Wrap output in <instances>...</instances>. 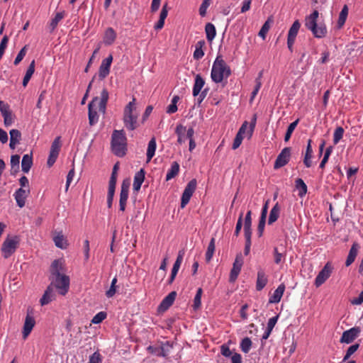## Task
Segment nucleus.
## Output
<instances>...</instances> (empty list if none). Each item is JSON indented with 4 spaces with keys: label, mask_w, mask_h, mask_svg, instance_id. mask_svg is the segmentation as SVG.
<instances>
[{
    "label": "nucleus",
    "mask_w": 363,
    "mask_h": 363,
    "mask_svg": "<svg viewBox=\"0 0 363 363\" xmlns=\"http://www.w3.org/2000/svg\"><path fill=\"white\" fill-rule=\"evenodd\" d=\"M66 269L65 262L62 259H55L50 268V286L53 289H56L59 294L65 296L69 289L70 279L69 277L65 274Z\"/></svg>",
    "instance_id": "f257e3e1"
},
{
    "label": "nucleus",
    "mask_w": 363,
    "mask_h": 363,
    "mask_svg": "<svg viewBox=\"0 0 363 363\" xmlns=\"http://www.w3.org/2000/svg\"><path fill=\"white\" fill-rule=\"evenodd\" d=\"M108 100V91L106 88H104L101 92L100 99L96 96L89 102L88 105V118L91 126L94 125L99 121V116L96 111L97 108L99 112L105 113Z\"/></svg>",
    "instance_id": "f03ea898"
},
{
    "label": "nucleus",
    "mask_w": 363,
    "mask_h": 363,
    "mask_svg": "<svg viewBox=\"0 0 363 363\" xmlns=\"http://www.w3.org/2000/svg\"><path fill=\"white\" fill-rule=\"evenodd\" d=\"M318 11L314 10L312 13L306 17L305 26L312 33L315 38H323L327 34V28L323 23L318 24Z\"/></svg>",
    "instance_id": "7ed1b4c3"
},
{
    "label": "nucleus",
    "mask_w": 363,
    "mask_h": 363,
    "mask_svg": "<svg viewBox=\"0 0 363 363\" xmlns=\"http://www.w3.org/2000/svg\"><path fill=\"white\" fill-rule=\"evenodd\" d=\"M231 74V69L220 56H218L212 66L211 77L215 83H220Z\"/></svg>",
    "instance_id": "20e7f679"
},
{
    "label": "nucleus",
    "mask_w": 363,
    "mask_h": 363,
    "mask_svg": "<svg viewBox=\"0 0 363 363\" xmlns=\"http://www.w3.org/2000/svg\"><path fill=\"white\" fill-rule=\"evenodd\" d=\"M111 149L118 157H123L127 151V138L123 130H115L111 135Z\"/></svg>",
    "instance_id": "39448f33"
},
{
    "label": "nucleus",
    "mask_w": 363,
    "mask_h": 363,
    "mask_svg": "<svg viewBox=\"0 0 363 363\" xmlns=\"http://www.w3.org/2000/svg\"><path fill=\"white\" fill-rule=\"evenodd\" d=\"M19 244V238L18 236L7 237L1 246V252L4 258L8 259L16 250Z\"/></svg>",
    "instance_id": "423d86ee"
},
{
    "label": "nucleus",
    "mask_w": 363,
    "mask_h": 363,
    "mask_svg": "<svg viewBox=\"0 0 363 363\" xmlns=\"http://www.w3.org/2000/svg\"><path fill=\"white\" fill-rule=\"evenodd\" d=\"M197 186L196 179H193L186 184L181 199V208H184L189 202L193 194L194 193Z\"/></svg>",
    "instance_id": "0eeeda50"
},
{
    "label": "nucleus",
    "mask_w": 363,
    "mask_h": 363,
    "mask_svg": "<svg viewBox=\"0 0 363 363\" xmlns=\"http://www.w3.org/2000/svg\"><path fill=\"white\" fill-rule=\"evenodd\" d=\"M130 182L129 179H125L123 180L121 186V192H120V199H119V207L120 211H124L125 210L126 203L128 199V192L130 188Z\"/></svg>",
    "instance_id": "6e6552de"
},
{
    "label": "nucleus",
    "mask_w": 363,
    "mask_h": 363,
    "mask_svg": "<svg viewBox=\"0 0 363 363\" xmlns=\"http://www.w3.org/2000/svg\"><path fill=\"white\" fill-rule=\"evenodd\" d=\"M291 147H284L281 152L278 155L274 164V169H279L286 164L290 160L291 157Z\"/></svg>",
    "instance_id": "1a4fd4ad"
},
{
    "label": "nucleus",
    "mask_w": 363,
    "mask_h": 363,
    "mask_svg": "<svg viewBox=\"0 0 363 363\" xmlns=\"http://www.w3.org/2000/svg\"><path fill=\"white\" fill-rule=\"evenodd\" d=\"M243 264V259L241 253L236 255L233 268L230 270L229 281L233 283L237 279Z\"/></svg>",
    "instance_id": "9d476101"
},
{
    "label": "nucleus",
    "mask_w": 363,
    "mask_h": 363,
    "mask_svg": "<svg viewBox=\"0 0 363 363\" xmlns=\"http://www.w3.org/2000/svg\"><path fill=\"white\" fill-rule=\"evenodd\" d=\"M333 267L328 262L323 268L319 272L317 275L314 284L316 287L321 286L330 276Z\"/></svg>",
    "instance_id": "9b49d317"
},
{
    "label": "nucleus",
    "mask_w": 363,
    "mask_h": 363,
    "mask_svg": "<svg viewBox=\"0 0 363 363\" xmlns=\"http://www.w3.org/2000/svg\"><path fill=\"white\" fill-rule=\"evenodd\" d=\"M112 62V55H109L107 57L102 60L99 69V79L103 80L109 74Z\"/></svg>",
    "instance_id": "f8f14e48"
},
{
    "label": "nucleus",
    "mask_w": 363,
    "mask_h": 363,
    "mask_svg": "<svg viewBox=\"0 0 363 363\" xmlns=\"http://www.w3.org/2000/svg\"><path fill=\"white\" fill-rule=\"evenodd\" d=\"M359 333V328L356 327L343 332L340 338V342H345L347 344L351 343L358 337Z\"/></svg>",
    "instance_id": "ddd939ff"
},
{
    "label": "nucleus",
    "mask_w": 363,
    "mask_h": 363,
    "mask_svg": "<svg viewBox=\"0 0 363 363\" xmlns=\"http://www.w3.org/2000/svg\"><path fill=\"white\" fill-rule=\"evenodd\" d=\"M123 121L128 130H134L138 127V115L134 113L123 114Z\"/></svg>",
    "instance_id": "4468645a"
},
{
    "label": "nucleus",
    "mask_w": 363,
    "mask_h": 363,
    "mask_svg": "<svg viewBox=\"0 0 363 363\" xmlns=\"http://www.w3.org/2000/svg\"><path fill=\"white\" fill-rule=\"evenodd\" d=\"M29 194V189L26 190L23 188H19L14 193V198L16 199V203L20 208H23L25 206L26 199L27 198Z\"/></svg>",
    "instance_id": "2eb2a0df"
},
{
    "label": "nucleus",
    "mask_w": 363,
    "mask_h": 363,
    "mask_svg": "<svg viewBox=\"0 0 363 363\" xmlns=\"http://www.w3.org/2000/svg\"><path fill=\"white\" fill-rule=\"evenodd\" d=\"M177 296L176 291L170 292L161 302L158 307L159 311L167 310L174 303Z\"/></svg>",
    "instance_id": "dca6fc26"
},
{
    "label": "nucleus",
    "mask_w": 363,
    "mask_h": 363,
    "mask_svg": "<svg viewBox=\"0 0 363 363\" xmlns=\"http://www.w3.org/2000/svg\"><path fill=\"white\" fill-rule=\"evenodd\" d=\"M145 171L144 169H140L137 172L134 176V181L133 188L135 191H138L145 180Z\"/></svg>",
    "instance_id": "f3484780"
},
{
    "label": "nucleus",
    "mask_w": 363,
    "mask_h": 363,
    "mask_svg": "<svg viewBox=\"0 0 363 363\" xmlns=\"http://www.w3.org/2000/svg\"><path fill=\"white\" fill-rule=\"evenodd\" d=\"M268 279L262 269H259L257 272V277L256 281V289L257 291L262 290L267 284Z\"/></svg>",
    "instance_id": "a211bd4d"
},
{
    "label": "nucleus",
    "mask_w": 363,
    "mask_h": 363,
    "mask_svg": "<svg viewBox=\"0 0 363 363\" xmlns=\"http://www.w3.org/2000/svg\"><path fill=\"white\" fill-rule=\"evenodd\" d=\"M55 298V294L54 291V289L52 287V286H48L46 289V290L44 292V294L43 295L42 298L40 300V303L42 306L48 304L50 303L52 300Z\"/></svg>",
    "instance_id": "6ab92c4d"
},
{
    "label": "nucleus",
    "mask_w": 363,
    "mask_h": 363,
    "mask_svg": "<svg viewBox=\"0 0 363 363\" xmlns=\"http://www.w3.org/2000/svg\"><path fill=\"white\" fill-rule=\"evenodd\" d=\"M359 247L360 246L357 242H354L352 244L345 262L346 267H349L354 262L357 255Z\"/></svg>",
    "instance_id": "aec40b11"
},
{
    "label": "nucleus",
    "mask_w": 363,
    "mask_h": 363,
    "mask_svg": "<svg viewBox=\"0 0 363 363\" xmlns=\"http://www.w3.org/2000/svg\"><path fill=\"white\" fill-rule=\"evenodd\" d=\"M10 134V143L9 147L11 149L14 150L16 145L19 144L21 140V133L17 129H12L9 132Z\"/></svg>",
    "instance_id": "412c9836"
},
{
    "label": "nucleus",
    "mask_w": 363,
    "mask_h": 363,
    "mask_svg": "<svg viewBox=\"0 0 363 363\" xmlns=\"http://www.w3.org/2000/svg\"><path fill=\"white\" fill-rule=\"evenodd\" d=\"M285 291V285L281 284L277 289L274 291L273 294L269 297V302L271 303H279Z\"/></svg>",
    "instance_id": "4be33fe9"
},
{
    "label": "nucleus",
    "mask_w": 363,
    "mask_h": 363,
    "mask_svg": "<svg viewBox=\"0 0 363 363\" xmlns=\"http://www.w3.org/2000/svg\"><path fill=\"white\" fill-rule=\"evenodd\" d=\"M204 84L205 81L203 77L199 74H196L195 77L194 84L192 90V94L194 97L199 94Z\"/></svg>",
    "instance_id": "5701e85b"
},
{
    "label": "nucleus",
    "mask_w": 363,
    "mask_h": 363,
    "mask_svg": "<svg viewBox=\"0 0 363 363\" xmlns=\"http://www.w3.org/2000/svg\"><path fill=\"white\" fill-rule=\"evenodd\" d=\"M167 14H168V9H167V4L166 3L165 4L163 5L162 9L160 11V19L158 20L157 23H155V25L154 26V28L155 30H161L164 27V20L167 18Z\"/></svg>",
    "instance_id": "b1692460"
},
{
    "label": "nucleus",
    "mask_w": 363,
    "mask_h": 363,
    "mask_svg": "<svg viewBox=\"0 0 363 363\" xmlns=\"http://www.w3.org/2000/svg\"><path fill=\"white\" fill-rule=\"evenodd\" d=\"M206 45L204 40H201L195 45V50L193 54L194 60H199L204 56L203 48Z\"/></svg>",
    "instance_id": "393cba45"
},
{
    "label": "nucleus",
    "mask_w": 363,
    "mask_h": 363,
    "mask_svg": "<svg viewBox=\"0 0 363 363\" xmlns=\"http://www.w3.org/2000/svg\"><path fill=\"white\" fill-rule=\"evenodd\" d=\"M35 325V319H25L22 330V335L23 340H26L28 337Z\"/></svg>",
    "instance_id": "a878e982"
},
{
    "label": "nucleus",
    "mask_w": 363,
    "mask_h": 363,
    "mask_svg": "<svg viewBox=\"0 0 363 363\" xmlns=\"http://www.w3.org/2000/svg\"><path fill=\"white\" fill-rule=\"evenodd\" d=\"M116 38V33L112 28H108L104 33V43L106 45H111Z\"/></svg>",
    "instance_id": "bb28decb"
},
{
    "label": "nucleus",
    "mask_w": 363,
    "mask_h": 363,
    "mask_svg": "<svg viewBox=\"0 0 363 363\" xmlns=\"http://www.w3.org/2000/svg\"><path fill=\"white\" fill-rule=\"evenodd\" d=\"M33 165V157L32 154H26L23 156L21 162L22 171L25 173H28Z\"/></svg>",
    "instance_id": "cd10ccee"
},
{
    "label": "nucleus",
    "mask_w": 363,
    "mask_h": 363,
    "mask_svg": "<svg viewBox=\"0 0 363 363\" xmlns=\"http://www.w3.org/2000/svg\"><path fill=\"white\" fill-rule=\"evenodd\" d=\"M312 140L309 139L308 140V144L306 147V154L303 159V164L306 167H311L312 165V162L311 160L313 155V149L311 146Z\"/></svg>",
    "instance_id": "c85d7f7f"
},
{
    "label": "nucleus",
    "mask_w": 363,
    "mask_h": 363,
    "mask_svg": "<svg viewBox=\"0 0 363 363\" xmlns=\"http://www.w3.org/2000/svg\"><path fill=\"white\" fill-rule=\"evenodd\" d=\"M280 210H281L280 206H279V203H277L270 211L269 216V219H268L269 225H272V223H274L275 221L277 220V219L279 218V216Z\"/></svg>",
    "instance_id": "c756f323"
},
{
    "label": "nucleus",
    "mask_w": 363,
    "mask_h": 363,
    "mask_svg": "<svg viewBox=\"0 0 363 363\" xmlns=\"http://www.w3.org/2000/svg\"><path fill=\"white\" fill-rule=\"evenodd\" d=\"M301 24L298 20H296L289 28L287 39L296 40V38L300 29Z\"/></svg>",
    "instance_id": "7c9ffc66"
},
{
    "label": "nucleus",
    "mask_w": 363,
    "mask_h": 363,
    "mask_svg": "<svg viewBox=\"0 0 363 363\" xmlns=\"http://www.w3.org/2000/svg\"><path fill=\"white\" fill-rule=\"evenodd\" d=\"M205 32L206 34V39L208 42H211L216 35V27L211 23H207L206 24Z\"/></svg>",
    "instance_id": "2f4dec72"
},
{
    "label": "nucleus",
    "mask_w": 363,
    "mask_h": 363,
    "mask_svg": "<svg viewBox=\"0 0 363 363\" xmlns=\"http://www.w3.org/2000/svg\"><path fill=\"white\" fill-rule=\"evenodd\" d=\"M295 186L296 189L298 191V194L300 197H303L306 194L308 188L306 183L302 179L298 178L296 179Z\"/></svg>",
    "instance_id": "473e14b6"
},
{
    "label": "nucleus",
    "mask_w": 363,
    "mask_h": 363,
    "mask_svg": "<svg viewBox=\"0 0 363 363\" xmlns=\"http://www.w3.org/2000/svg\"><path fill=\"white\" fill-rule=\"evenodd\" d=\"M34 72H35V60H33L30 63V65L26 70V74L23 77L22 84L24 87H26L28 85V83L29 82Z\"/></svg>",
    "instance_id": "72a5a7b5"
},
{
    "label": "nucleus",
    "mask_w": 363,
    "mask_h": 363,
    "mask_svg": "<svg viewBox=\"0 0 363 363\" xmlns=\"http://www.w3.org/2000/svg\"><path fill=\"white\" fill-rule=\"evenodd\" d=\"M156 140L155 138H152L148 143L147 150V162H149L153 156L155 155L156 150Z\"/></svg>",
    "instance_id": "f704fd0d"
},
{
    "label": "nucleus",
    "mask_w": 363,
    "mask_h": 363,
    "mask_svg": "<svg viewBox=\"0 0 363 363\" xmlns=\"http://www.w3.org/2000/svg\"><path fill=\"white\" fill-rule=\"evenodd\" d=\"M179 172V164L177 162H173L170 169L168 170L166 175V180L169 181L175 177Z\"/></svg>",
    "instance_id": "c9c22d12"
},
{
    "label": "nucleus",
    "mask_w": 363,
    "mask_h": 363,
    "mask_svg": "<svg viewBox=\"0 0 363 363\" xmlns=\"http://www.w3.org/2000/svg\"><path fill=\"white\" fill-rule=\"evenodd\" d=\"M55 245L60 249H66L68 246L67 240L62 233H59L53 238Z\"/></svg>",
    "instance_id": "e433bc0d"
},
{
    "label": "nucleus",
    "mask_w": 363,
    "mask_h": 363,
    "mask_svg": "<svg viewBox=\"0 0 363 363\" xmlns=\"http://www.w3.org/2000/svg\"><path fill=\"white\" fill-rule=\"evenodd\" d=\"M20 156L13 155L11 157V174L15 175L19 171Z\"/></svg>",
    "instance_id": "4c0bfd02"
},
{
    "label": "nucleus",
    "mask_w": 363,
    "mask_h": 363,
    "mask_svg": "<svg viewBox=\"0 0 363 363\" xmlns=\"http://www.w3.org/2000/svg\"><path fill=\"white\" fill-rule=\"evenodd\" d=\"M175 133L178 136L177 143L179 144H182L186 140V127L182 125H178L176 128Z\"/></svg>",
    "instance_id": "58836bf2"
},
{
    "label": "nucleus",
    "mask_w": 363,
    "mask_h": 363,
    "mask_svg": "<svg viewBox=\"0 0 363 363\" xmlns=\"http://www.w3.org/2000/svg\"><path fill=\"white\" fill-rule=\"evenodd\" d=\"M347 15H348V7L347 5H345L339 14V18H338V21H337V26L339 28H342L344 26V24L346 21Z\"/></svg>",
    "instance_id": "ea45409f"
},
{
    "label": "nucleus",
    "mask_w": 363,
    "mask_h": 363,
    "mask_svg": "<svg viewBox=\"0 0 363 363\" xmlns=\"http://www.w3.org/2000/svg\"><path fill=\"white\" fill-rule=\"evenodd\" d=\"M215 242L216 240L214 238H212L208 244L206 252V262H210L213 257V255L215 252Z\"/></svg>",
    "instance_id": "a19ab883"
},
{
    "label": "nucleus",
    "mask_w": 363,
    "mask_h": 363,
    "mask_svg": "<svg viewBox=\"0 0 363 363\" xmlns=\"http://www.w3.org/2000/svg\"><path fill=\"white\" fill-rule=\"evenodd\" d=\"M184 255V250H179L178 252L176 261H175V262L173 265V267L172 269V271H173L174 272L178 273V271H179L180 266L182 264V262L183 261Z\"/></svg>",
    "instance_id": "79ce46f5"
},
{
    "label": "nucleus",
    "mask_w": 363,
    "mask_h": 363,
    "mask_svg": "<svg viewBox=\"0 0 363 363\" xmlns=\"http://www.w3.org/2000/svg\"><path fill=\"white\" fill-rule=\"evenodd\" d=\"M298 123H299V119L297 118L295 121H294L293 123L289 124V125L287 128L285 136H284V141L285 142H288L289 140V139H290V138H291L294 130L296 128V126L298 124Z\"/></svg>",
    "instance_id": "37998d69"
},
{
    "label": "nucleus",
    "mask_w": 363,
    "mask_h": 363,
    "mask_svg": "<svg viewBox=\"0 0 363 363\" xmlns=\"http://www.w3.org/2000/svg\"><path fill=\"white\" fill-rule=\"evenodd\" d=\"M277 320L278 319H269L267 327L263 334L262 339L267 340L269 337L274 325L277 322Z\"/></svg>",
    "instance_id": "c03bdc74"
},
{
    "label": "nucleus",
    "mask_w": 363,
    "mask_h": 363,
    "mask_svg": "<svg viewBox=\"0 0 363 363\" xmlns=\"http://www.w3.org/2000/svg\"><path fill=\"white\" fill-rule=\"evenodd\" d=\"M65 13V12L63 11L55 14V17L51 20L50 24L52 30L55 29L58 23L64 18Z\"/></svg>",
    "instance_id": "a18cd8bd"
},
{
    "label": "nucleus",
    "mask_w": 363,
    "mask_h": 363,
    "mask_svg": "<svg viewBox=\"0 0 363 363\" xmlns=\"http://www.w3.org/2000/svg\"><path fill=\"white\" fill-rule=\"evenodd\" d=\"M202 294H203L202 289L199 288L196 291V294L194 298L193 308L194 310L198 309L201 306Z\"/></svg>",
    "instance_id": "49530a36"
},
{
    "label": "nucleus",
    "mask_w": 363,
    "mask_h": 363,
    "mask_svg": "<svg viewBox=\"0 0 363 363\" xmlns=\"http://www.w3.org/2000/svg\"><path fill=\"white\" fill-rule=\"evenodd\" d=\"M61 144H60V137H57L52 143L50 152L57 154L59 155L60 151Z\"/></svg>",
    "instance_id": "de8ad7c7"
},
{
    "label": "nucleus",
    "mask_w": 363,
    "mask_h": 363,
    "mask_svg": "<svg viewBox=\"0 0 363 363\" xmlns=\"http://www.w3.org/2000/svg\"><path fill=\"white\" fill-rule=\"evenodd\" d=\"M344 129L342 127H337L335 130L334 134H333V143L335 145H337L340 140L342 138L343 134H344Z\"/></svg>",
    "instance_id": "09e8293b"
},
{
    "label": "nucleus",
    "mask_w": 363,
    "mask_h": 363,
    "mask_svg": "<svg viewBox=\"0 0 363 363\" xmlns=\"http://www.w3.org/2000/svg\"><path fill=\"white\" fill-rule=\"evenodd\" d=\"M333 146H329V147H328L326 148V150L325 151V154H324L323 158V160L320 162V165H319V167L320 169H324L325 168V164L328 162L329 157H330V155H331V153L333 152Z\"/></svg>",
    "instance_id": "8fccbe9b"
},
{
    "label": "nucleus",
    "mask_w": 363,
    "mask_h": 363,
    "mask_svg": "<svg viewBox=\"0 0 363 363\" xmlns=\"http://www.w3.org/2000/svg\"><path fill=\"white\" fill-rule=\"evenodd\" d=\"M252 346V341L249 337H245L241 343H240V347L243 352L247 353Z\"/></svg>",
    "instance_id": "3c124183"
},
{
    "label": "nucleus",
    "mask_w": 363,
    "mask_h": 363,
    "mask_svg": "<svg viewBox=\"0 0 363 363\" xmlns=\"http://www.w3.org/2000/svg\"><path fill=\"white\" fill-rule=\"evenodd\" d=\"M269 28H270L269 20H267L262 25V26L258 33L259 36L261 37L263 40H264L266 38V35L268 33Z\"/></svg>",
    "instance_id": "603ef678"
},
{
    "label": "nucleus",
    "mask_w": 363,
    "mask_h": 363,
    "mask_svg": "<svg viewBox=\"0 0 363 363\" xmlns=\"http://www.w3.org/2000/svg\"><path fill=\"white\" fill-rule=\"evenodd\" d=\"M359 347V344L358 343L354 344L349 347L343 358V361L347 360L351 357V355H352L358 350Z\"/></svg>",
    "instance_id": "864d4df0"
},
{
    "label": "nucleus",
    "mask_w": 363,
    "mask_h": 363,
    "mask_svg": "<svg viewBox=\"0 0 363 363\" xmlns=\"http://www.w3.org/2000/svg\"><path fill=\"white\" fill-rule=\"evenodd\" d=\"M262 72L259 73V77L256 79L255 82H256V85L254 88V90L252 91V92L251 93V98H250V100L252 101L254 99V98L255 97V96L257 94L261 86H262V83H261V81H260V77H262Z\"/></svg>",
    "instance_id": "5fc2aeb1"
},
{
    "label": "nucleus",
    "mask_w": 363,
    "mask_h": 363,
    "mask_svg": "<svg viewBox=\"0 0 363 363\" xmlns=\"http://www.w3.org/2000/svg\"><path fill=\"white\" fill-rule=\"evenodd\" d=\"M27 45H25L20 51L18 53L14 62H13V64L15 65H18L21 61L23 59V57L26 56V52H27Z\"/></svg>",
    "instance_id": "6e6d98bb"
},
{
    "label": "nucleus",
    "mask_w": 363,
    "mask_h": 363,
    "mask_svg": "<svg viewBox=\"0 0 363 363\" xmlns=\"http://www.w3.org/2000/svg\"><path fill=\"white\" fill-rule=\"evenodd\" d=\"M284 257L285 256L283 253L278 251V248L277 247L274 248V257L275 264H280L282 260L284 259Z\"/></svg>",
    "instance_id": "4d7b16f0"
},
{
    "label": "nucleus",
    "mask_w": 363,
    "mask_h": 363,
    "mask_svg": "<svg viewBox=\"0 0 363 363\" xmlns=\"http://www.w3.org/2000/svg\"><path fill=\"white\" fill-rule=\"evenodd\" d=\"M211 0H203V2L199 8V14L201 16H205L206 14V10L211 4Z\"/></svg>",
    "instance_id": "13d9d810"
},
{
    "label": "nucleus",
    "mask_w": 363,
    "mask_h": 363,
    "mask_svg": "<svg viewBox=\"0 0 363 363\" xmlns=\"http://www.w3.org/2000/svg\"><path fill=\"white\" fill-rule=\"evenodd\" d=\"M242 218H243V212H241L240 216H239V218L238 219V221H237V223H236V226H235V232H234V235L238 237L240 233V230H241V228H242Z\"/></svg>",
    "instance_id": "bf43d9fd"
},
{
    "label": "nucleus",
    "mask_w": 363,
    "mask_h": 363,
    "mask_svg": "<svg viewBox=\"0 0 363 363\" xmlns=\"http://www.w3.org/2000/svg\"><path fill=\"white\" fill-rule=\"evenodd\" d=\"M135 99L133 97L132 101H130L124 108L123 114L133 113L135 109Z\"/></svg>",
    "instance_id": "052dcab7"
},
{
    "label": "nucleus",
    "mask_w": 363,
    "mask_h": 363,
    "mask_svg": "<svg viewBox=\"0 0 363 363\" xmlns=\"http://www.w3.org/2000/svg\"><path fill=\"white\" fill-rule=\"evenodd\" d=\"M88 363H102V357L99 352H95L89 357Z\"/></svg>",
    "instance_id": "680f3d73"
},
{
    "label": "nucleus",
    "mask_w": 363,
    "mask_h": 363,
    "mask_svg": "<svg viewBox=\"0 0 363 363\" xmlns=\"http://www.w3.org/2000/svg\"><path fill=\"white\" fill-rule=\"evenodd\" d=\"M117 279L115 277L113 279L110 289L106 291V295L107 297L111 298L116 294V284Z\"/></svg>",
    "instance_id": "e2e57ef3"
},
{
    "label": "nucleus",
    "mask_w": 363,
    "mask_h": 363,
    "mask_svg": "<svg viewBox=\"0 0 363 363\" xmlns=\"http://www.w3.org/2000/svg\"><path fill=\"white\" fill-rule=\"evenodd\" d=\"M242 140H243L242 135H241L240 133H237L235 135V138H234V140H233L232 149L236 150L237 148H238L240 147V145H241Z\"/></svg>",
    "instance_id": "0e129e2a"
},
{
    "label": "nucleus",
    "mask_w": 363,
    "mask_h": 363,
    "mask_svg": "<svg viewBox=\"0 0 363 363\" xmlns=\"http://www.w3.org/2000/svg\"><path fill=\"white\" fill-rule=\"evenodd\" d=\"M265 223H266V219L259 218V223H258V226H257V234H258V237H259V238L262 237L263 235Z\"/></svg>",
    "instance_id": "69168bd1"
},
{
    "label": "nucleus",
    "mask_w": 363,
    "mask_h": 363,
    "mask_svg": "<svg viewBox=\"0 0 363 363\" xmlns=\"http://www.w3.org/2000/svg\"><path fill=\"white\" fill-rule=\"evenodd\" d=\"M8 41L9 38L6 35L4 36L3 38L1 39V41L0 43V60L1 59L4 53L5 49L7 46Z\"/></svg>",
    "instance_id": "338daca9"
},
{
    "label": "nucleus",
    "mask_w": 363,
    "mask_h": 363,
    "mask_svg": "<svg viewBox=\"0 0 363 363\" xmlns=\"http://www.w3.org/2000/svg\"><path fill=\"white\" fill-rule=\"evenodd\" d=\"M2 116L4 117V123L6 126H9L13 123V118L11 111Z\"/></svg>",
    "instance_id": "774afa93"
}]
</instances>
